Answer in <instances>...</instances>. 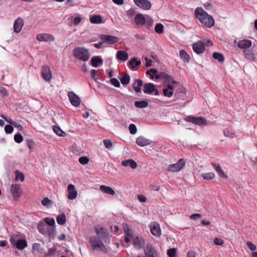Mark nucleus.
<instances>
[{
    "label": "nucleus",
    "mask_w": 257,
    "mask_h": 257,
    "mask_svg": "<svg viewBox=\"0 0 257 257\" xmlns=\"http://www.w3.org/2000/svg\"><path fill=\"white\" fill-rule=\"evenodd\" d=\"M162 79L163 80L164 88L162 93L165 96L171 97L174 94V87L178 85V82L167 74L162 72Z\"/></svg>",
    "instance_id": "nucleus-1"
},
{
    "label": "nucleus",
    "mask_w": 257,
    "mask_h": 257,
    "mask_svg": "<svg viewBox=\"0 0 257 257\" xmlns=\"http://www.w3.org/2000/svg\"><path fill=\"white\" fill-rule=\"evenodd\" d=\"M195 16L203 26L209 28L214 25L213 18L209 15L202 8L198 7L194 11Z\"/></svg>",
    "instance_id": "nucleus-2"
},
{
    "label": "nucleus",
    "mask_w": 257,
    "mask_h": 257,
    "mask_svg": "<svg viewBox=\"0 0 257 257\" xmlns=\"http://www.w3.org/2000/svg\"><path fill=\"white\" fill-rule=\"evenodd\" d=\"M73 56L76 59L82 61H87L89 59V53L86 49L84 47H77L74 49Z\"/></svg>",
    "instance_id": "nucleus-3"
},
{
    "label": "nucleus",
    "mask_w": 257,
    "mask_h": 257,
    "mask_svg": "<svg viewBox=\"0 0 257 257\" xmlns=\"http://www.w3.org/2000/svg\"><path fill=\"white\" fill-rule=\"evenodd\" d=\"M89 241L94 249H99L104 253L107 252V248L103 243L96 236H91L89 238Z\"/></svg>",
    "instance_id": "nucleus-4"
},
{
    "label": "nucleus",
    "mask_w": 257,
    "mask_h": 257,
    "mask_svg": "<svg viewBox=\"0 0 257 257\" xmlns=\"http://www.w3.org/2000/svg\"><path fill=\"white\" fill-rule=\"evenodd\" d=\"M186 165V161L184 159H180L176 163L170 165L168 170L173 172L181 171Z\"/></svg>",
    "instance_id": "nucleus-5"
},
{
    "label": "nucleus",
    "mask_w": 257,
    "mask_h": 257,
    "mask_svg": "<svg viewBox=\"0 0 257 257\" xmlns=\"http://www.w3.org/2000/svg\"><path fill=\"white\" fill-rule=\"evenodd\" d=\"M186 120L199 125L207 124L206 120L202 117H195L189 115L187 117Z\"/></svg>",
    "instance_id": "nucleus-6"
},
{
    "label": "nucleus",
    "mask_w": 257,
    "mask_h": 257,
    "mask_svg": "<svg viewBox=\"0 0 257 257\" xmlns=\"http://www.w3.org/2000/svg\"><path fill=\"white\" fill-rule=\"evenodd\" d=\"M134 2L137 7L144 10H149L152 7L151 2L148 0H134Z\"/></svg>",
    "instance_id": "nucleus-7"
},
{
    "label": "nucleus",
    "mask_w": 257,
    "mask_h": 257,
    "mask_svg": "<svg viewBox=\"0 0 257 257\" xmlns=\"http://www.w3.org/2000/svg\"><path fill=\"white\" fill-rule=\"evenodd\" d=\"M100 38L102 40L103 43H106L108 44H113L118 41V38L117 37L111 35H102Z\"/></svg>",
    "instance_id": "nucleus-8"
},
{
    "label": "nucleus",
    "mask_w": 257,
    "mask_h": 257,
    "mask_svg": "<svg viewBox=\"0 0 257 257\" xmlns=\"http://www.w3.org/2000/svg\"><path fill=\"white\" fill-rule=\"evenodd\" d=\"M68 96L71 104L73 106L77 107L80 105L81 100L74 92L72 91L68 92Z\"/></svg>",
    "instance_id": "nucleus-9"
},
{
    "label": "nucleus",
    "mask_w": 257,
    "mask_h": 257,
    "mask_svg": "<svg viewBox=\"0 0 257 257\" xmlns=\"http://www.w3.org/2000/svg\"><path fill=\"white\" fill-rule=\"evenodd\" d=\"M11 192L14 198L18 199L21 196L22 192L21 186L18 184H13L11 187Z\"/></svg>",
    "instance_id": "nucleus-10"
},
{
    "label": "nucleus",
    "mask_w": 257,
    "mask_h": 257,
    "mask_svg": "<svg viewBox=\"0 0 257 257\" xmlns=\"http://www.w3.org/2000/svg\"><path fill=\"white\" fill-rule=\"evenodd\" d=\"M36 38L39 41L53 42L55 40L54 36L47 33L39 34L37 35Z\"/></svg>",
    "instance_id": "nucleus-11"
},
{
    "label": "nucleus",
    "mask_w": 257,
    "mask_h": 257,
    "mask_svg": "<svg viewBox=\"0 0 257 257\" xmlns=\"http://www.w3.org/2000/svg\"><path fill=\"white\" fill-rule=\"evenodd\" d=\"M42 75L43 79L46 81H50L52 77V74L49 66L45 65L42 68Z\"/></svg>",
    "instance_id": "nucleus-12"
},
{
    "label": "nucleus",
    "mask_w": 257,
    "mask_h": 257,
    "mask_svg": "<svg viewBox=\"0 0 257 257\" xmlns=\"http://www.w3.org/2000/svg\"><path fill=\"white\" fill-rule=\"evenodd\" d=\"M143 91L146 94H151L153 92H155V95L159 94V91L155 88V85L152 83H145L144 85Z\"/></svg>",
    "instance_id": "nucleus-13"
},
{
    "label": "nucleus",
    "mask_w": 257,
    "mask_h": 257,
    "mask_svg": "<svg viewBox=\"0 0 257 257\" xmlns=\"http://www.w3.org/2000/svg\"><path fill=\"white\" fill-rule=\"evenodd\" d=\"M144 251L145 255L141 254L138 255L137 257H155L156 255V251L151 244H148Z\"/></svg>",
    "instance_id": "nucleus-14"
},
{
    "label": "nucleus",
    "mask_w": 257,
    "mask_h": 257,
    "mask_svg": "<svg viewBox=\"0 0 257 257\" xmlns=\"http://www.w3.org/2000/svg\"><path fill=\"white\" fill-rule=\"evenodd\" d=\"M68 195L67 198L69 200L75 199L77 196V191L75 188L74 185L69 184L67 187Z\"/></svg>",
    "instance_id": "nucleus-15"
},
{
    "label": "nucleus",
    "mask_w": 257,
    "mask_h": 257,
    "mask_svg": "<svg viewBox=\"0 0 257 257\" xmlns=\"http://www.w3.org/2000/svg\"><path fill=\"white\" fill-rule=\"evenodd\" d=\"M192 48L194 51L198 54H202L205 51L204 44L201 41H198L194 43L192 45Z\"/></svg>",
    "instance_id": "nucleus-16"
},
{
    "label": "nucleus",
    "mask_w": 257,
    "mask_h": 257,
    "mask_svg": "<svg viewBox=\"0 0 257 257\" xmlns=\"http://www.w3.org/2000/svg\"><path fill=\"white\" fill-rule=\"evenodd\" d=\"M237 45L241 49L246 50L251 46L252 42L251 40L244 39L238 41Z\"/></svg>",
    "instance_id": "nucleus-17"
},
{
    "label": "nucleus",
    "mask_w": 257,
    "mask_h": 257,
    "mask_svg": "<svg viewBox=\"0 0 257 257\" xmlns=\"http://www.w3.org/2000/svg\"><path fill=\"white\" fill-rule=\"evenodd\" d=\"M95 229L96 233L99 238L103 239L107 237L108 232L105 228L97 226L95 227Z\"/></svg>",
    "instance_id": "nucleus-18"
},
{
    "label": "nucleus",
    "mask_w": 257,
    "mask_h": 257,
    "mask_svg": "<svg viewBox=\"0 0 257 257\" xmlns=\"http://www.w3.org/2000/svg\"><path fill=\"white\" fill-rule=\"evenodd\" d=\"M24 21L23 19L21 18H18L17 19H16L14 24V32L16 33H20L23 27L24 26Z\"/></svg>",
    "instance_id": "nucleus-19"
},
{
    "label": "nucleus",
    "mask_w": 257,
    "mask_h": 257,
    "mask_svg": "<svg viewBox=\"0 0 257 257\" xmlns=\"http://www.w3.org/2000/svg\"><path fill=\"white\" fill-rule=\"evenodd\" d=\"M150 229L151 233L156 236H160L161 235V228L160 224L154 222L150 224Z\"/></svg>",
    "instance_id": "nucleus-20"
},
{
    "label": "nucleus",
    "mask_w": 257,
    "mask_h": 257,
    "mask_svg": "<svg viewBox=\"0 0 257 257\" xmlns=\"http://www.w3.org/2000/svg\"><path fill=\"white\" fill-rule=\"evenodd\" d=\"M134 246L138 248H143L145 244V240L141 237L136 236L133 239Z\"/></svg>",
    "instance_id": "nucleus-21"
},
{
    "label": "nucleus",
    "mask_w": 257,
    "mask_h": 257,
    "mask_svg": "<svg viewBox=\"0 0 257 257\" xmlns=\"http://www.w3.org/2000/svg\"><path fill=\"white\" fill-rule=\"evenodd\" d=\"M146 20V16L145 17L143 15L139 14L135 16V23L138 26H143L145 25Z\"/></svg>",
    "instance_id": "nucleus-22"
},
{
    "label": "nucleus",
    "mask_w": 257,
    "mask_h": 257,
    "mask_svg": "<svg viewBox=\"0 0 257 257\" xmlns=\"http://www.w3.org/2000/svg\"><path fill=\"white\" fill-rule=\"evenodd\" d=\"M211 165L220 177L224 179L228 178L227 176L222 170L219 164L215 163H211Z\"/></svg>",
    "instance_id": "nucleus-23"
},
{
    "label": "nucleus",
    "mask_w": 257,
    "mask_h": 257,
    "mask_svg": "<svg viewBox=\"0 0 257 257\" xmlns=\"http://www.w3.org/2000/svg\"><path fill=\"white\" fill-rule=\"evenodd\" d=\"M151 143V140L147 139L142 136L139 137L136 139V143L138 146L141 147L146 146L150 145Z\"/></svg>",
    "instance_id": "nucleus-24"
},
{
    "label": "nucleus",
    "mask_w": 257,
    "mask_h": 257,
    "mask_svg": "<svg viewBox=\"0 0 257 257\" xmlns=\"http://www.w3.org/2000/svg\"><path fill=\"white\" fill-rule=\"evenodd\" d=\"M141 64L140 60H137V59L134 57L128 62V66L129 68L132 70H137L136 66H139Z\"/></svg>",
    "instance_id": "nucleus-25"
},
{
    "label": "nucleus",
    "mask_w": 257,
    "mask_h": 257,
    "mask_svg": "<svg viewBox=\"0 0 257 257\" xmlns=\"http://www.w3.org/2000/svg\"><path fill=\"white\" fill-rule=\"evenodd\" d=\"M244 57L251 61H253L255 60V54L253 51L251 49L244 50L243 51Z\"/></svg>",
    "instance_id": "nucleus-26"
},
{
    "label": "nucleus",
    "mask_w": 257,
    "mask_h": 257,
    "mask_svg": "<svg viewBox=\"0 0 257 257\" xmlns=\"http://www.w3.org/2000/svg\"><path fill=\"white\" fill-rule=\"evenodd\" d=\"M100 190L105 194L110 195H114L115 193V191L113 190L112 188L109 186H107L104 185H102L99 187Z\"/></svg>",
    "instance_id": "nucleus-27"
},
{
    "label": "nucleus",
    "mask_w": 257,
    "mask_h": 257,
    "mask_svg": "<svg viewBox=\"0 0 257 257\" xmlns=\"http://www.w3.org/2000/svg\"><path fill=\"white\" fill-rule=\"evenodd\" d=\"M116 58L119 60L125 61L128 59V56L126 52L120 50L117 52Z\"/></svg>",
    "instance_id": "nucleus-28"
},
{
    "label": "nucleus",
    "mask_w": 257,
    "mask_h": 257,
    "mask_svg": "<svg viewBox=\"0 0 257 257\" xmlns=\"http://www.w3.org/2000/svg\"><path fill=\"white\" fill-rule=\"evenodd\" d=\"M143 85V82L141 79H136L133 84V87L137 93L141 92V87Z\"/></svg>",
    "instance_id": "nucleus-29"
},
{
    "label": "nucleus",
    "mask_w": 257,
    "mask_h": 257,
    "mask_svg": "<svg viewBox=\"0 0 257 257\" xmlns=\"http://www.w3.org/2000/svg\"><path fill=\"white\" fill-rule=\"evenodd\" d=\"M121 164L123 166H130L132 169H136L137 167V163L133 160L129 159L122 162Z\"/></svg>",
    "instance_id": "nucleus-30"
},
{
    "label": "nucleus",
    "mask_w": 257,
    "mask_h": 257,
    "mask_svg": "<svg viewBox=\"0 0 257 257\" xmlns=\"http://www.w3.org/2000/svg\"><path fill=\"white\" fill-rule=\"evenodd\" d=\"M91 62L93 67H97L103 64V60L99 56H95L92 58Z\"/></svg>",
    "instance_id": "nucleus-31"
},
{
    "label": "nucleus",
    "mask_w": 257,
    "mask_h": 257,
    "mask_svg": "<svg viewBox=\"0 0 257 257\" xmlns=\"http://www.w3.org/2000/svg\"><path fill=\"white\" fill-rule=\"evenodd\" d=\"M89 21L92 24H100L102 23V17L98 15L90 16Z\"/></svg>",
    "instance_id": "nucleus-32"
},
{
    "label": "nucleus",
    "mask_w": 257,
    "mask_h": 257,
    "mask_svg": "<svg viewBox=\"0 0 257 257\" xmlns=\"http://www.w3.org/2000/svg\"><path fill=\"white\" fill-rule=\"evenodd\" d=\"M158 70L155 68H152L150 70H148L146 72L147 75H150L151 79H153L154 78L155 79H159L160 78V75L157 74Z\"/></svg>",
    "instance_id": "nucleus-33"
},
{
    "label": "nucleus",
    "mask_w": 257,
    "mask_h": 257,
    "mask_svg": "<svg viewBox=\"0 0 257 257\" xmlns=\"http://www.w3.org/2000/svg\"><path fill=\"white\" fill-rule=\"evenodd\" d=\"M179 56L184 62H188L190 61V57L184 50H180Z\"/></svg>",
    "instance_id": "nucleus-34"
},
{
    "label": "nucleus",
    "mask_w": 257,
    "mask_h": 257,
    "mask_svg": "<svg viewBox=\"0 0 257 257\" xmlns=\"http://www.w3.org/2000/svg\"><path fill=\"white\" fill-rule=\"evenodd\" d=\"M16 246L19 249L22 250L27 246V242L25 239H19L16 243Z\"/></svg>",
    "instance_id": "nucleus-35"
},
{
    "label": "nucleus",
    "mask_w": 257,
    "mask_h": 257,
    "mask_svg": "<svg viewBox=\"0 0 257 257\" xmlns=\"http://www.w3.org/2000/svg\"><path fill=\"white\" fill-rule=\"evenodd\" d=\"M56 220L59 225H64L66 221V217L65 214L64 213H61L58 215L56 217Z\"/></svg>",
    "instance_id": "nucleus-36"
},
{
    "label": "nucleus",
    "mask_w": 257,
    "mask_h": 257,
    "mask_svg": "<svg viewBox=\"0 0 257 257\" xmlns=\"http://www.w3.org/2000/svg\"><path fill=\"white\" fill-rule=\"evenodd\" d=\"M212 57L219 62H223L225 60L223 55L219 52H214L212 54Z\"/></svg>",
    "instance_id": "nucleus-37"
},
{
    "label": "nucleus",
    "mask_w": 257,
    "mask_h": 257,
    "mask_svg": "<svg viewBox=\"0 0 257 257\" xmlns=\"http://www.w3.org/2000/svg\"><path fill=\"white\" fill-rule=\"evenodd\" d=\"M148 103L147 101H137L135 102V106L138 108H143L147 107Z\"/></svg>",
    "instance_id": "nucleus-38"
},
{
    "label": "nucleus",
    "mask_w": 257,
    "mask_h": 257,
    "mask_svg": "<svg viewBox=\"0 0 257 257\" xmlns=\"http://www.w3.org/2000/svg\"><path fill=\"white\" fill-rule=\"evenodd\" d=\"M53 129L54 132L59 136H66V133L64 132H63L59 126L55 125L53 126Z\"/></svg>",
    "instance_id": "nucleus-39"
},
{
    "label": "nucleus",
    "mask_w": 257,
    "mask_h": 257,
    "mask_svg": "<svg viewBox=\"0 0 257 257\" xmlns=\"http://www.w3.org/2000/svg\"><path fill=\"white\" fill-rule=\"evenodd\" d=\"M201 176L204 179L209 180L213 179L215 177V174L213 172L203 173Z\"/></svg>",
    "instance_id": "nucleus-40"
},
{
    "label": "nucleus",
    "mask_w": 257,
    "mask_h": 257,
    "mask_svg": "<svg viewBox=\"0 0 257 257\" xmlns=\"http://www.w3.org/2000/svg\"><path fill=\"white\" fill-rule=\"evenodd\" d=\"M16 178L15 180L18 181L20 180L22 182L24 181L25 180V175L24 174L21 172L19 170H16L15 171Z\"/></svg>",
    "instance_id": "nucleus-41"
},
{
    "label": "nucleus",
    "mask_w": 257,
    "mask_h": 257,
    "mask_svg": "<svg viewBox=\"0 0 257 257\" xmlns=\"http://www.w3.org/2000/svg\"><path fill=\"white\" fill-rule=\"evenodd\" d=\"M46 225L44 222H40L38 224L37 228L40 232L45 234L46 232Z\"/></svg>",
    "instance_id": "nucleus-42"
},
{
    "label": "nucleus",
    "mask_w": 257,
    "mask_h": 257,
    "mask_svg": "<svg viewBox=\"0 0 257 257\" xmlns=\"http://www.w3.org/2000/svg\"><path fill=\"white\" fill-rule=\"evenodd\" d=\"M121 83L123 85L128 84L130 81V77L129 75L125 74L123 75L120 79Z\"/></svg>",
    "instance_id": "nucleus-43"
},
{
    "label": "nucleus",
    "mask_w": 257,
    "mask_h": 257,
    "mask_svg": "<svg viewBox=\"0 0 257 257\" xmlns=\"http://www.w3.org/2000/svg\"><path fill=\"white\" fill-rule=\"evenodd\" d=\"M154 23L153 20L149 16H146V20L145 22V25L147 29H149L152 27Z\"/></svg>",
    "instance_id": "nucleus-44"
},
{
    "label": "nucleus",
    "mask_w": 257,
    "mask_h": 257,
    "mask_svg": "<svg viewBox=\"0 0 257 257\" xmlns=\"http://www.w3.org/2000/svg\"><path fill=\"white\" fill-rule=\"evenodd\" d=\"M123 230L126 234L128 236L132 237L133 235V231L131 229L127 224H125L123 226Z\"/></svg>",
    "instance_id": "nucleus-45"
},
{
    "label": "nucleus",
    "mask_w": 257,
    "mask_h": 257,
    "mask_svg": "<svg viewBox=\"0 0 257 257\" xmlns=\"http://www.w3.org/2000/svg\"><path fill=\"white\" fill-rule=\"evenodd\" d=\"M14 140L16 143L19 144L23 141L24 138L22 135L20 134H16L14 136Z\"/></svg>",
    "instance_id": "nucleus-46"
},
{
    "label": "nucleus",
    "mask_w": 257,
    "mask_h": 257,
    "mask_svg": "<svg viewBox=\"0 0 257 257\" xmlns=\"http://www.w3.org/2000/svg\"><path fill=\"white\" fill-rule=\"evenodd\" d=\"M128 130L130 133L132 135L136 134L137 132V127L136 125L134 123H132L129 125Z\"/></svg>",
    "instance_id": "nucleus-47"
},
{
    "label": "nucleus",
    "mask_w": 257,
    "mask_h": 257,
    "mask_svg": "<svg viewBox=\"0 0 257 257\" xmlns=\"http://www.w3.org/2000/svg\"><path fill=\"white\" fill-rule=\"evenodd\" d=\"M103 142L106 148L111 149L112 148V144L110 140L104 139Z\"/></svg>",
    "instance_id": "nucleus-48"
},
{
    "label": "nucleus",
    "mask_w": 257,
    "mask_h": 257,
    "mask_svg": "<svg viewBox=\"0 0 257 257\" xmlns=\"http://www.w3.org/2000/svg\"><path fill=\"white\" fill-rule=\"evenodd\" d=\"M167 254L169 257H176V250L175 248H170L167 250Z\"/></svg>",
    "instance_id": "nucleus-49"
},
{
    "label": "nucleus",
    "mask_w": 257,
    "mask_h": 257,
    "mask_svg": "<svg viewBox=\"0 0 257 257\" xmlns=\"http://www.w3.org/2000/svg\"><path fill=\"white\" fill-rule=\"evenodd\" d=\"M89 158L87 157H81L79 158V162L82 165H86L89 162Z\"/></svg>",
    "instance_id": "nucleus-50"
},
{
    "label": "nucleus",
    "mask_w": 257,
    "mask_h": 257,
    "mask_svg": "<svg viewBox=\"0 0 257 257\" xmlns=\"http://www.w3.org/2000/svg\"><path fill=\"white\" fill-rule=\"evenodd\" d=\"M52 203V201L50 199H49L47 197H45L42 200V204L43 205L45 206H48L51 205Z\"/></svg>",
    "instance_id": "nucleus-51"
},
{
    "label": "nucleus",
    "mask_w": 257,
    "mask_h": 257,
    "mask_svg": "<svg viewBox=\"0 0 257 257\" xmlns=\"http://www.w3.org/2000/svg\"><path fill=\"white\" fill-rule=\"evenodd\" d=\"M71 151L76 154H79L81 153V149L79 148L76 145H73L71 147Z\"/></svg>",
    "instance_id": "nucleus-52"
},
{
    "label": "nucleus",
    "mask_w": 257,
    "mask_h": 257,
    "mask_svg": "<svg viewBox=\"0 0 257 257\" xmlns=\"http://www.w3.org/2000/svg\"><path fill=\"white\" fill-rule=\"evenodd\" d=\"M45 222L50 226H53L55 222L53 218H50L49 217L45 218L44 219Z\"/></svg>",
    "instance_id": "nucleus-53"
},
{
    "label": "nucleus",
    "mask_w": 257,
    "mask_h": 257,
    "mask_svg": "<svg viewBox=\"0 0 257 257\" xmlns=\"http://www.w3.org/2000/svg\"><path fill=\"white\" fill-rule=\"evenodd\" d=\"M14 130L13 127L12 125L7 124L5 126V131L7 134H11Z\"/></svg>",
    "instance_id": "nucleus-54"
},
{
    "label": "nucleus",
    "mask_w": 257,
    "mask_h": 257,
    "mask_svg": "<svg viewBox=\"0 0 257 257\" xmlns=\"http://www.w3.org/2000/svg\"><path fill=\"white\" fill-rule=\"evenodd\" d=\"M111 83L116 87H120V83L116 78H111L110 79Z\"/></svg>",
    "instance_id": "nucleus-55"
},
{
    "label": "nucleus",
    "mask_w": 257,
    "mask_h": 257,
    "mask_svg": "<svg viewBox=\"0 0 257 257\" xmlns=\"http://www.w3.org/2000/svg\"><path fill=\"white\" fill-rule=\"evenodd\" d=\"M11 124L17 128L19 131H22L23 130V126L17 121H15L14 122H11Z\"/></svg>",
    "instance_id": "nucleus-56"
},
{
    "label": "nucleus",
    "mask_w": 257,
    "mask_h": 257,
    "mask_svg": "<svg viewBox=\"0 0 257 257\" xmlns=\"http://www.w3.org/2000/svg\"><path fill=\"white\" fill-rule=\"evenodd\" d=\"M247 246L252 251H254L256 249V245L252 243L251 241H247L246 243Z\"/></svg>",
    "instance_id": "nucleus-57"
},
{
    "label": "nucleus",
    "mask_w": 257,
    "mask_h": 257,
    "mask_svg": "<svg viewBox=\"0 0 257 257\" xmlns=\"http://www.w3.org/2000/svg\"><path fill=\"white\" fill-rule=\"evenodd\" d=\"M213 242L215 244L218 245H223L224 241L223 240L219 238L216 237L214 238Z\"/></svg>",
    "instance_id": "nucleus-58"
},
{
    "label": "nucleus",
    "mask_w": 257,
    "mask_h": 257,
    "mask_svg": "<svg viewBox=\"0 0 257 257\" xmlns=\"http://www.w3.org/2000/svg\"><path fill=\"white\" fill-rule=\"evenodd\" d=\"M41 245L39 243H35L33 245L32 249L34 251H40Z\"/></svg>",
    "instance_id": "nucleus-59"
},
{
    "label": "nucleus",
    "mask_w": 257,
    "mask_h": 257,
    "mask_svg": "<svg viewBox=\"0 0 257 257\" xmlns=\"http://www.w3.org/2000/svg\"><path fill=\"white\" fill-rule=\"evenodd\" d=\"M56 251V248L52 247L50 248L48 250V252L46 254V256H51L52 255H54Z\"/></svg>",
    "instance_id": "nucleus-60"
},
{
    "label": "nucleus",
    "mask_w": 257,
    "mask_h": 257,
    "mask_svg": "<svg viewBox=\"0 0 257 257\" xmlns=\"http://www.w3.org/2000/svg\"><path fill=\"white\" fill-rule=\"evenodd\" d=\"M28 147L30 150H32L35 146V142L32 139L28 140L27 141Z\"/></svg>",
    "instance_id": "nucleus-61"
},
{
    "label": "nucleus",
    "mask_w": 257,
    "mask_h": 257,
    "mask_svg": "<svg viewBox=\"0 0 257 257\" xmlns=\"http://www.w3.org/2000/svg\"><path fill=\"white\" fill-rule=\"evenodd\" d=\"M223 133L225 136L232 138H233L234 135L232 133H230L229 131L228 128L225 129L223 131Z\"/></svg>",
    "instance_id": "nucleus-62"
},
{
    "label": "nucleus",
    "mask_w": 257,
    "mask_h": 257,
    "mask_svg": "<svg viewBox=\"0 0 257 257\" xmlns=\"http://www.w3.org/2000/svg\"><path fill=\"white\" fill-rule=\"evenodd\" d=\"M135 14L136 11L133 9H130L127 12V16L130 18L133 17L134 16H135Z\"/></svg>",
    "instance_id": "nucleus-63"
},
{
    "label": "nucleus",
    "mask_w": 257,
    "mask_h": 257,
    "mask_svg": "<svg viewBox=\"0 0 257 257\" xmlns=\"http://www.w3.org/2000/svg\"><path fill=\"white\" fill-rule=\"evenodd\" d=\"M196 253L193 250L188 251L187 255V257H196Z\"/></svg>",
    "instance_id": "nucleus-64"
}]
</instances>
